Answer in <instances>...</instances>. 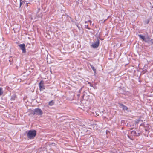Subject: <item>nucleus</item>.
<instances>
[{"instance_id": "obj_1", "label": "nucleus", "mask_w": 153, "mask_h": 153, "mask_svg": "<svg viewBox=\"0 0 153 153\" xmlns=\"http://www.w3.org/2000/svg\"><path fill=\"white\" fill-rule=\"evenodd\" d=\"M27 136L30 139H33L36 136V131L35 130H31L27 131Z\"/></svg>"}, {"instance_id": "obj_2", "label": "nucleus", "mask_w": 153, "mask_h": 153, "mask_svg": "<svg viewBox=\"0 0 153 153\" xmlns=\"http://www.w3.org/2000/svg\"><path fill=\"white\" fill-rule=\"evenodd\" d=\"M43 114L42 110L39 108H36L34 110V114L41 116Z\"/></svg>"}, {"instance_id": "obj_3", "label": "nucleus", "mask_w": 153, "mask_h": 153, "mask_svg": "<svg viewBox=\"0 0 153 153\" xmlns=\"http://www.w3.org/2000/svg\"><path fill=\"white\" fill-rule=\"evenodd\" d=\"M18 46L20 49L22 50L23 53H25L26 52V50L25 48V44L23 43L19 44L18 45Z\"/></svg>"}, {"instance_id": "obj_4", "label": "nucleus", "mask_w": 153, "mask_h": 153, "mask_svg": "<svg viewBox=\"0 0 153 153\" xmlns=\"http://www.w3.org/2000/svg\"><path fill=\"white\" fill-rule=\"evenodd\" d=\"M99 45V40L98 39H97L96 42L93 43L92 45V46L94 48H97Z\"/></svg>"}, {"instance_id": "obj_5", "label": "nucleus", "mask_w": 153, "mask_h": 153, "mask_svg": "<svg viewBox=\"0 0 153 153\" xmlns=\"http://www.w3.org/2000/svg\"><path fill=\"white\" fill-rule=\"evenodd\" d=\"M39 86L40 90H42L45 89L44 81H43L42 80L40 82L39 84Z\"/></svg>"}, {"instance_id": "obj_6", "label": "nucleus", "mask_w": 153, "mask_h": 153, "mask_svg": "<svg viewBox=\"0 0 153 153\" xmlns=\"http://www.w3.org/2000/svg\"><path fill=\"white\" fill-rule=\"evenodd\" d=\"M120 107L122 108L123 110H127L128 109V108L126 106L124 105L123 104H120Z\"/></svg>"}, {"instance_id": "obj_7", "label": "nucleus", "mask_w": 153, "mask_h": 153, "mask_svg": "<svg viewBox=\"0 0 153 153\" xmlns=\"http://www.w3.org/2000/svg\"><path fill=\"white\" fill-rule=\"evenodd\" d=\"M131 132V134L133 136H136L137 135V133L136 132V131H134V130H132L131 131H130Z\"/></svg>"}, {"instance_id": "obj_8", "label": "nucleus", "mask_w": 153, "mask_h": 153, "mask_svg": "<svg viewBox=\"0 0 153 153\" xmlns=\"http://www.w3.org/2000/svg\"><path fill=\"white\" fill-rule=\"evenodd\" d=\"M54 104V102L53 100H51L48 103V105L50 106H52Z\"/></svg>"}, {"instance_id": "obj_9", "label": "nucleus", "mask_w": 153, "mask_h": 153, "mask_svg": "<svg viewBox=\"0 0 153 153\" xmlns=\"http://www.w3.org/2000/svg\"><path fill=\"white\" fill-rule=\"evenodd\" d=\"M90 66L91 68L93 70V71H94V73L96 74V69L95 68H94V66L91 65H90Z\"/></svg>"}, {"instance_id": "obj_10", "label": "nucleus", "mask_w": 153, "mask_h": 153, "mask_svg": "<svg viewBox=\"0 0 153 153\" xmlns=\"http://www.w3.org/2000/svg\"><path fill=\"white\" fill-rule=\"evenodd\" d=\"M138 36L140 38L143 40L144 41L145 40V38L144 36H142L141 35L139 34Z\"/></svg>"}, {"instance_id": "obj_11", "label": "nucleus", "mask_w": 153, "mask_h": 153, "mask_svg": "<svg viewBox=\"0 0 153 153\" xmlns=\"http://www.w3.org/2000/svg\"><path fill=\"white\" fill-rule=\"evenodd\" d=\"M150 38H149L148 37H147L146 38H145V39L144 40L145 42H149V39H150Z\"/></svg>"}, {"instance_id": "obj_12", "label": "nucleus", "mask_w": 153, "mask_h": 153, "mask_svg": "<svg viewBox=\"0 0 153 153\" xmlns=\"http://www.w3.org/2000/svg\"><path fill=\"white\" fill-rule=\"evenodd\" d=\"M85 28H87L88 29H90L88 27V24H87V22L85 21Z\"/></svg>"}, {"instance_id": "obj_13", "label": "nucleus", "mask_w": 153, "mask_h": 153, "mask_svg": "<svg viewBox=\"0 0 153 153\" xmlns=\"http://www.w3.org/2000/svg\"><path fill=\"white\" fill-rule=\"evenodd\" d=\"M3 93L2 88H0V95H2Z\"/></svg>"}, {"instance_id": "obj_14", "label": "nucleus", "mask_w": 153, "mask_h": 153, "mask_svg": "<svg viewBox=\"0 0 153 153\" xmlns=\"http://www.w3.org/2000/svg\"><path fill=\"white\" fill-rule=\"evenodd\" d=\"M149 42L148 43H150L152 45L153 44V42L152 41V39H149Z\"/></svg>"}, {"instance_id": "obj_15", "label": "nucleus", "mask_w": 153, "mask_h": 153, "mask_svg": "<svg viewBox=\"0 0 153 153\" xmlns=\"http://www.w3.org/2000/svg\"><path fill=\"white\" fill-rule=\"evenodd\" d=\"M22 2H23V1H22V0H20V4H19V8H20L22 4Z\"/></svg>"}, {"instance_id": "obj_16", "label": "nucleus", "mask_w": 153, "mask_h": 153, "mask_svg": "<svg viewBox=\"0 0 153 153\" xmlns=\"http://www.w3.org/2000/svg\"><path fill=\"white\" fill-rule=\"evenodd\" d=\"M15 98V96H12L11 98V100H14Z\"/></svg>"}, {"instance_id": "obj_17", "label": "nucleus", "mask_w": 153, "mask_h": 153, "mask_svg": "<svg viewBox=\"0 0 153 153\" xmlns=\"http://www.w3.org/2000/svg\"><path fill=\"white\" fill-rule=\"evenodd\" d=\"M140 135V133H137V135H136V136H139Z\"/></svg>"}, {"instance_id": "obj_18", "label": "nucleus", "mask_w": 153, "mask_h": 153, "mask_svg": "<svg viewBox=\"0 0 153 153\" xmlns=\"http://www.w3.org/2000/svg\"><path fill=\"white\" fill-rule=\"evenodd\" d=\"M140 120H137V124L139 122V121Z\"/></svg>"}, {"instance_id": "obj_19", "label": "nucleus", "mask_w": 153, "mask_h": 153, "mask_svg": "<svg viewBox=\"0 0 153 153\" xmlns=\"http://www.w3.org/2000/svg\"><path fill=\"white\" fill-rule=\"evenodd\" d=\"M77 27L78 28H79H79H80L78 26V25H77Z\"/></svg>"}, {"instance_id": "obj_20", "label": "nucleus", "mask_w": 153, "mask_h": 153, "mask_svg": "<svg viewBox=\"0 0 153 153\" xmlns=\"http://www.w3.org/2000/svg\"><path fill=\"white\" fill-rule=\"evenodd\" d=\"M88 21H89V22H91V21H90V20H89Z\"/></svg>"}, {"instance_id": "obj_21", "label": "nucleus", "mask_w": 153, "mask_h": 153, "mask_svg": "<svg viewBox=\"0 0 153 153\" xmlns=\"http://www.w3.org/2000/svg\"><path fill=\"white\" fill-rule=\"evenodd\" d=\"M149 21L147 22V23L148 24L149 23Z\"/></svg>"}, {"instance_id": "obj_22", "label": "nucleus", "mask_w": 153, "mask_h": 153, "mask_svg": "<svg viewBox=\"0 0 153 153\" xmlns=\"http://www.w3.org/2000/svg\"><path fill=\"white\" fill-rule=\"evenodd\" d=\"M81 90H79V91H80Z\"/></svg>"}, {"instance_id": "obj_23", "label": "nucleus", "mask_w": 153, "mask_h": 153, "mask_svg": "<svg viewBox=\"0 0 153 153\" xmlns=\"http://www.w3.org/2000/svg\"><path fill=\"white\" fill-rule=\"evenodd\" d=\"M88 84H91V83H88Z\"/></svg>"}]
</instances>
